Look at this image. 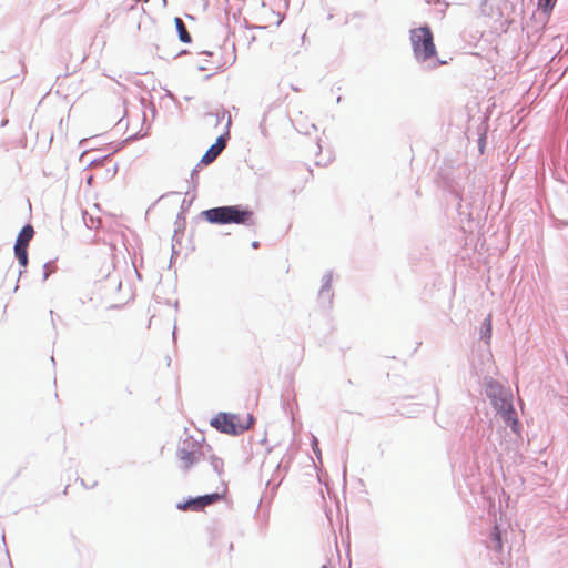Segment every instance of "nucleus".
<instances>
[{"label":"nucleus","instance_id":"f03ea898","mask_svg":"<svg viewBox=\"0 0 568 568\" xmlns=\"http://www.w3.org/2000/svg\"><path fill=\"white\" fill-rule=\"evenodd\" d=\"M409 40L413 54L417 61L425 62L437 57L434 34L429 27L425 26L412 29Z\"/></svg>","mask_w":568,"mask_h":568},{"label":"nucleus","instance_id":"39448f33","mask_svg":"<svg viewBox=\"0 0 568 568\" xmlns=\"http://www.w3.org/2000/svg\"><path fill=\"white\" fill-rule=\"evenodd\" d=\"M34 235L33 227L28 224L21 229V231L18 234L16 244L22 245V246H29L30 241L32 240Z\"/></svg>","mask_w":568,"mask_h":568},{"label":"nucleus","instance_id":"4468645a","mask_svg":"<svg viewBox=\"0 0 568 568\" xmlns=\"http://www.w3.org/2000/svg\"><path fill=\"white\" fill-rule=\"evenodd\" d=\"M213 145H220L222 146L223 150L225 148V141L223 138L220 136Z\"/></svg>","mask_w":568,"mask_h":568},{"label":"nucleus","instance_id":"0eeeda50","mask_svg":"<svg viewBox=\"0 0 568 568\" xmlns=\"http://www.w3.org/2000/svg\"><path fill=\"white\" fill-rule=\"evenodd\" d=\"M174 23L179 33V38L184 43H190L192 41V38L183 22V20L179 17L174 19Z\"/></svg>","mask_w":568,"mask_h":568},{"label":"nucleus","instance_id":"ddd939ff","mask_svg":"<svg viewBox=\"0 0 568 568\" xmlns=\"http://www.w3.org/2000/svg\"><path fill=\"white\" fill-rule=\"evenodd\" d=\"M485 326H486L485 337L487 338V342H489V339L491 337V315L490 314L485 320Z\"/></svg>","mask_w":568,"mask_h":568},{"label":"nucleus","instance_id":"7ed1b4c3","mask_svg":"<svg viewBox=\"0 0 568 568\" xmlns=\"http://www.w3.org/2000/svg\"><path fill=\"white\" fill-rule=\"evenodd\" d=\"M252 422V417L247 423H243L239 415L220 413L212 419L211 425L222 433L237 435L248 429Z\"/></svg>","mask_w":568,"mask_h":568},{"label":"nucleus","instance_id":"9b49d317","mask_svg":"<svg viewBox=\"0 0 568 568\" xmlns=\"http://www.w3.org/2000/svg\"><path fill=\"white\" fill-rule=\"evenodd\" d=\"M199 498H200V501L202 503V506L205 508L206 506H210V505L223 499V495L214 493V494H209V495H204V496H199Z\"/></svg>","mask_w":568,"mask_h":568},{"label":"nucleus","instance_id":"1a4fd4ad","mask_svg":"<svg viewBox=\"0 0 568 568\" xmlns=\"http://www.w3.org/2000/svg\"><path fill=\"white\" fill-rule=\"evenodd\" d=\"M179 509L181 510H194V511H199V510H202L204 509V507L202 506V503L200 501V498L196 497V498H193L191 500H187L183 504H179Z\"/></svg>","mask_w":568,"mask_h":568},{"label":"nucleus","instance_id":"20e7f679","mask_svg":"<svg viewBox=\"0 0 568 568\" xmlns=\"http://www.w3.org/2000/svg\"><path fill=\"white\" fill-rule=\"evenodd\" d=\"M176 456L180 462V468L187 471L203 459L204 454L200 444L184 443V445L178 449Z\"/></svg>","mask_w":568,"mask_h":568},{"label":"nucleus","instance_id":"2eb2a0df","mask_svg":"<svg viewBox=\"0 0 568 568\" xmlns=\"http://www.w3.org/2000/svg\"><path fill=\"white\" fill-rule=\"evenodd\" d=\"M495 538H496V541H497V545H498V549L500 550L501 549V540H500V536H499L498 532L495 535Z\"/></svg>","mask_w":568,"mask_h":568},{"label":"nucleus","instance_id":"f8f14e48","mask_svg":"<svg viewBox=\"0 0 568 568\" xmlns=\"http://www.w3.org/2000/svg\"><path fill=\"white\" fill-rule=\"evenodd\" d=\"M557 0H538V7L544 12L549 13L554 9Z\"/></svg>","mask_w":568,"mask_h":568},{"label":"nucleus","instance_id":"dca6fc26","mask_svg":"<svg viewBox=\"0 0 568 568\" xmlns=\"http://www.w3.org/2000/svg\"><path fill=\"white\" fill-rule=\"evenodd\" d=\"M312 175H313L312 170H307V175L305 176L304 182L307 183L308 180L312 178Z\"/></svg>","mask_w":568,"mask_h":568},{"label":"nucleus","instance_id":"f3484780","mask_svg":"<svg viewBox=\"0 0 568 568\" xmlns=\"http://www.w3.org/2000/svg\"><path fill=\"white\" fill-rule=\"evenodd\" d=\"M118 151V148H113L112 151L109 153V155L115 153Z\"/></svg>","mask_w":568,"mask_h":568},{"label":"nucleus","instance_id":"9d476101","mask_svg":"<svg viewBox=\"0 0 568 568\" xmlns=\"http://www.w3.org/2000/svg\"><path fill=\"white\" fill-rule=\"evenodd\" d=\"M28 246L14 245V254L18 258L21 266L26 267L28 265Z\"/></svg>","mask_w":568,"mask_h":568},{"label":"nucleus","instance_id":"423d86ee","mask_svg":"<svg viewBox=\"0 0 568 568\" xmlns=\"http://www.w3.org/2000/svg\"><path fill=\"white\" fill-rule=\"evenodd\" d=\"M500 414L503 419L506 423L510 424L513 428L518 424V420L516 418V412L510 403H506V407H503Z\"/></svg>","mask_w":568,"mask_h":568},{"label":"nucleus","instance_id":"f257e3e1","mask_svg":"<svg viewBox=\"0 0 568 568\" xmlns=\"http://www.w3.org/2000/svg\"><path fill=\"white\" fill-rule=\"evenodd\" d=\"M206 221L213 224H254V212L241 205L220 206L203 212Z\"/></svg>","mask_w":568,"mask_h":568},{"label":"nucleus","instance_id":"a211bd4d","mask_svg":"<svg viewBox=\"0 0 568 568\" xmlns=\"http://www.w3.org/2000/svg\"><path fill=\"white\" fill-rule=\"evenodd\" d=\"M323 568H328V567H326V566H323Z\"/></svg>","mask_w":568,"mask_h":568},{"label":"nucleus","instance_id":"6e6552de","mask_svg":"<svg viewBox=\"0 0 568 568\" xmlns=\"http://www.w3.org/2000/svg\"><path fill=\"white\" fill-rule=\"evenodd\" d=\"M221 152H222V146H220V145H212L205 152V154L202 156L201 162L204 163V164H210V163H212L217 158V155Z\"/></svg>","mask_w":568,"mask_h":568}]
</instances>
